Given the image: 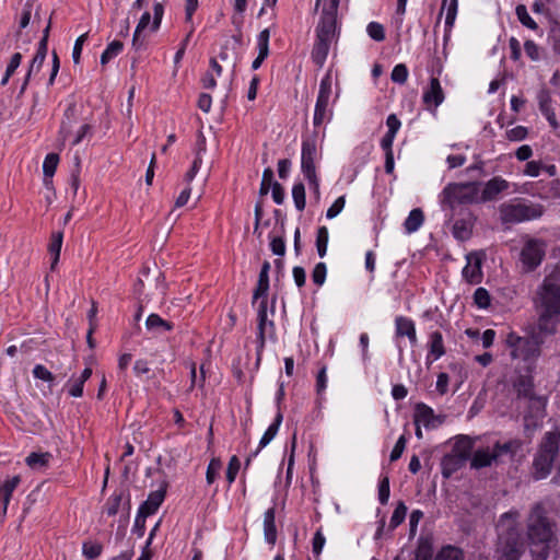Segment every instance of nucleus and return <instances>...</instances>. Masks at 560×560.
I'll return each mask as SVG.
<instances>
[{
  "instance_id": "58836bf2",
  "label": "nucleus",
  "mask_w": 560,
  "mask_h": 560,
  "mask_svg": "<svg viewBox=\"0 0 560 560\" xmlns=\"http://www.w3.org/2000/svg\"><path fill=\"white\" fill-rule=\"evenodd\" d=\"M329 233L326 226H320L316 235V248L319 257H324L327 252Z\"/></svg>"
},
{
  "instance_id": "6e6d98bb",
  "label": "nucleus",
  "mask_w": 560,
  "mask_h": 560,
  "mask_svg": "<svg viewBox=\"0 0 560 560\" xmlns=\"http://www.w3.org/2000/svg\"><path fill=\"white\" fill-rule=\"evenodd\" d=\"M88 37H89V33H84V34L80 35L74 43L73 50H72V60L75 65H78L80 62L82 48H83V45H84L85 40L88 39Z\"/></svg>"
},
{
  "instance_id": "393cba45",
  "label": "nucleus",
  "mask_w": 560,
  "mask_h": 560,
  "mask_svg": "<svg viewBox=\"0 0 560 560\" xmlns=\"http://www.w3.org/2000/svg\"><path fill=\"white\" fill-rule=\"evenodd\" d=\"M264 535L265 539L273 545L277 540V529L275 523V508H270L264 515Z\"/></svg>"
},
{
  "instance_id": "5fc2aeb1",
  "label": "nucleus",
  "mask_w": 560,
  "mask_h": 560,
  "mask_svg": "<svg viewBox=\"0 0 560 560\" xmlns=\"http://www.w3.org/2000/svg\"><path fill=\"white\" fill-rule=\"evenodd\" d=\"M220 470H221V462L219 459L213 458L209 463L208 468H207V474H206L207 482L212 483L217 479Z\"/></svg>"
},
{
  "instance_id": "de8ad7c7",
  "label": "nucleus",
  "mask_w": 560,
  "mask_h": 560,
  "mask_svg": "<svg viewBox=\"0 0 560 560\" xmlns=\"http://www.w3.org/2000/svg\"><path fill=\"white\" fill-rule=\"evenodd\" d=\"M368 34L369 36L376 40V42H382L385 39V31H384V27L382 24L377 23V22H371L369 25H368Z\"/></svg>"
},
{
  "instance_id": "412c9836",
  "label": "nucleus",
  "mask_w": 560,
  "mask_h": 560,
  "mask_svg": "<svg viewBox=\"0 0 560 560\" xmlns=\"http://www.w3.org/2000/svg\"><path fill=\"white\" fill-rule=\"evenodd\" d=\"M395 328L397 337H407L411 345L417 343V332L415 323L407 317L398 316L395 319Z\"/></svg>"
},
{
  "instance_id": "13d9d810",
  "label": "nucleus",
  "mask_w": 560,
  "mask_h": 560,
  "mask_svg": "<svg viewBox=\"0 0 560 560\" xmlns=\"http://www.w3.org/2000/svg\"><path fill=\"white\" fill-rule=\"evenodd\" d=\"M389 479L388 477H384L378 485V500L382 504H386L389 499Z\"/></svg>"
},
{
  "instance_id": "bb28decb",
  "label": "nucleus",
  "mask_w": 560,
  "mask_h": 560,
  "mask_svg": "<svg viewBox=\"0 0 560 560\" xmlns=\"http://www.w3.org/2000/svg\"><path fill=\"white\" fill-rule=\"evenodd\" d=\"M150 22H151L150 12H148V11L143 12V14L141 15V18L136 26V30H135V33L132 36V47L136 50H140L143 48L144 43H143V39L141 38V34L147 27H149Z\"/></svg>"
},
{
  "instance_id": "864d4df0",
  "label": "nucleus",
  "mask_w": 560,
  "mask_h": 560,
  "mask_svg": "<svg viewBox=\"0 0 560 560\" xmlns=\"http://www.w3.org/2000/svg\"><path fill=\"white\" fill-rule=\"evenodd\" d=\"M474 301L481 308L488 307L490 305L489 292L485 288H478L474 293Z\"/></svg>"
},
{
  "instance_id": "4be33fe9",
  "label": "nucleus",
  "mask_w": 560,
  "mask_h": 560,
  "mask_svg": "<svg viewBox=\"0 0 560 560\" xmlns=\"http://www.w3.org/2000/svg\"><path fill=\"white\" fill-rule=\"evenodd\" d=\"M475 218L471 213H467V217L457 220L453 225V235L459 241H466L470 237Z\"/></svg>"
},
{
  "instance_id": "ddd939ff",
  "label": "nucleus",
  "mask_w": 560,
  "mask_h": 560,
  "mask_svg": "<svg viewBox=\"0 0 560 560\" xmlns=\"http://www.w3.org/2000/svg\"><path fill=\"white\" fill-rule=\"evenodd\" d=\"M340 0H330L324 9L320 22L317 26V37L332 40L336 33L337 11Z\"/></svg>"
},
{
  "instance_id": "603ef678",
  "label": "nucleus",
  "mask_w": 560,
  "mask_h": 560,
  "mask_svg": "<svg viewBox=\"0 0 560 560\" xmlns=\"http://www.w3.org/2000/svg\"><path fill=\"white\" fill-rule=\"evenodd\" d=\"M33 375L35 378L47 383H52L55 380L52 373L42 364L35 365V368L33 369Z\"/></svg>"
},
{
  "instance_id": "9b49d317",
  "label": "nucleus",
  "mask_w": 560,
  "mask_h": 560,
  "mask_svg": "<svg viewBox=\"0 0 560 560\" xmlns=\"http://www.w3.org/2000/svg\"><path fill=\"white\" fill-rule=\"evenodd\" d=\"M331 94V78L327 74L319 85V92L314 110V126H320L325 120L329 118V100Z\"/></svg>"
},
{
  "instance_id": "bf43d9fd",
  "label": "nucleus",
  "mask_w": 560,
  "mask_h": 560,
  "mask_svg": "<svg viewBox=\"0 0 560 560\" xmlns=\"http://www.w3.org/2000/svg\"><path fill=\"white\" fill-rule=\"evenodd\" d=\"M524 49L530 60L538 61L540 59V48L533 40H526Z\"/></svg>"
},
{
  "instance_id": "20e7f679",
  "label": "nucleus",
  "mask_w": 560,
  "mask_h": 560,
  "mask_svg": "<svg viewBox=\"0 0 560 560\" xmlns=\"http://www.w3.org/2000/svg\"><path fill=\"white\" fill-rule=\"evenodd\" d=\"M522 448L520 440H510L504 443L497 442L492 448L483 447L475 451L470 459V466L474 469L489 467L493 464L503 463L506 458L513 459Z\"/></svg>"
},
{
  "instance_id": "c756f323",
  "label": "nucleus",
  "mask_w": 560,
  "mask_h": 560,
  "mask_svg": "<svg viewBox=\"0 0 560 560\" xmlns=\"http://www.w3.org/2000/svg\"><path fill=\"white\" fill-rule=\"evenodd\" d=\"M445 353V348L443 345V337L440 331H433L430 335L429 342V355L433 357L434 360L440 359Z\"/></svg>"
},
{
  "instance_id": "dca6fc26",
  "label": "nucleus",
  "mask_w": 560,
  "mask_h": 560,
  "mask_svg": "<svg viewBox=\"0 0 560 560\" xmlns=\"http://www.w3.org/2000/svg\"><path fill=\"white\" fill-rule=\"evenodd\" d=\"M482 257L478 253L467 255V265L463 269L464 278L469 282L477 284L482 279Z\"/></svg>"
},
{
  "instance_id": "f03ea898",
  "label": "nucleus",
  "mask_w": 560,
  "mask_h": 560,
  "mask_svg": "<svg viewBox=\"0 0 560 560\" xmlns=\"http://www.w3.org/2000/svg\"><path fill=\"white\" fill-rule=\"evenodd\" d=\"M555 523L541 503H536L527 517L526 535L533 560H547L556 542Z\"/></svg>"
},
{
  "instance_id": "37998d69",
  "label": "nucleus",
  "mask_w": 560,
  "mask_h": 560,
  "mask_svg": "<svg viewBox=\"0 0 560 560\" xmlns=\"http://www.w3.org/2000/svg\"><path fill=\"white\" fill-rule=\"evenodd\" d=\"M518 21L530 30H536L538 27L537 23L530 18L527 12V9L524 4H518L515 9Z\"/></svg>"
},
{
  "instance_id": "e2e57ef3",
  "label": "nucleus",
  "mask_w": 560,
  "mask_h": 560,
  "mask_svg": "<svg viewBox=\"0 0 560 560\" xmlns=\"http://www.w3.org/2000/svg\"><path fill=\"white\" fill-rule=\"evenodd\" d=\"M83 385L84 383L82 381H80L78 377L77 378H71L69 381V389H68V393L71 397H81L83 395Z\"/></svg>"
},
{
  "instance_id": "c85d7f7f",
  "label": "nucleus",
  "mask_w": 560,
  "mask_h": 560,
  "mask_svg": "<svg viewBox=\"0 0 560 560\" xmlns=\"http://www.w3.org/2000/svg\"><path fill=\"white\" fill-rule=\"evenodd\" d=\"M145 327L148 330L162 332L172 330L173 324L163 319L158 314H151L145 320Z\"/></svg>"
},
{
  "instance_id": "5701e85b",
  "label": "nucleus",
  "mask_w": 560,
  "mask_h": 560,
  "mask_svg": "<svg viewBox=\"0 0 560 560\" xmlns=\"http://www.w3.org/2000/svg\"><path fill=\"white\" fill-rule=\"evenodd\" d=\"M514 387L517 392L518 397L527 398V399H536L534 394V383L533 378L529 375H520L515 383ZM537 400L541 404V399L537 398Z\"/></svg>"
},
{
  "instance_id": "f3484780",
  "label": "nucleus",
  "mask_w": 560,
  "mask_h": 560,
  "mask_svg": "<svg viewBox=\"0 0 560 560\" xmlns=\"http://www.w3.org/2000/svg\"><path fill=\"white\" fill-rule=\"evenodd\" d=\"M509 188V183L501 177H493L486 183L481 195L479 194L480 202H487L497 199V197Z\"/></svg>"
},
{
  "instance_id": "49530a36",
  "label": "nucleus",
  "mask_w": 560,
  "mask_h": 560,
  "mask_svg": "<svg viewBox=\"0 0 560 560\" xmlns=\"http://www.w3.org/2000/svg\"><path fill=\"white\" fill-rule=\"evenodd\" d=\"M272 179L273 171L270 167L265 168L259 188L260 197L266 196L269 192L270 188H272V184L275 183L272 182Z\"/></svg>"
},
{
  "instance_id": "338daca9",
  "label": "nucleus",
  "mask_w": 560,
  "mask_h": 560,
  "mask_svg": "<svg viewBox=\"0 0 560 560\" xmlns=\"http://www.w3.org/2000/svg\"><path fill=\"white\" fill-rule=\"evenodd\" d=\"M540 108H541L542 114L546 116L547 120L549 121L550 126L553 129L558 128L559 124L557 121L556 114H555L553 109L548 104H545V103H542L540 105Z\"/></svg>"
},
{
  "instance_id": "774afa93",
  "label": "nucleus",
  "mask_w": 560,
  "mask_h": 560,
  "mask_svg": "<svg viewBox=\"0 0 560 560\" xmlns=\"http://www.w3.org/2000/svg\"><path fill=\"white\" fill-rule=\"evenodd\" d=\"M92 131V126L89 124L82 125L79 130L77 131L75 136L71 140L72 145L79 144L85 136L90 135Z\"/></svg>"
},
{
  "instance_id": "aec40b11",
  "label": "nucleus",
  "mask_w": 560,
  "mask_h": 560,
  "mask_svg": "<svg viewBox=\"0 0 560 560\" xmlns=\"http://www.w3.org/2000/svg\"><path fill=\"white\" fill-rule=\"evenodd\" d=\"M423 103L430 107L436 108L444 101V92L442 90L439 79L432 78L430 80L429 89L423 93Z\"/></svg>"
},
{
  "instance_id": "680f3d73",
  "label": "nucleus",
  "mask_w": 560,
  "mask_h": 560,
  "mask_svg": "<svg viewBox=\"0 0 560 560\" xmlns=\"http://www.w3.org/2000/svg\"><path fill=\"white\" fill-rule=\"evenodd\" d=\"M544 163L540 161H529L525 165L524 174L530 177H537L542 171Z\"/></svg>"
},
{
  "instance_id": "2f4dec72",
  "label": "nucleus",
  "mask_w": 560,
  "mask_h": 560,
  "mask_svg": "<svg viewBox=\"0 0 560 560\" xmlns=\"http://www.w3.org/2000/svg\"><path fill=\"white\" fill-rule=\"evenodd\" d=\"M282 419H283L282 413L278 412L275 418V421L269 425V428L266 430V432L261 436L260 442H259V448L255 452V455L259 452L260 448L267 446L272 441V439L278 433V430L282 422Z\"/></svg>"
},
{
  "instance_id": "8fccbe9b",
  "label": "nucleus",
  "mask_w": 560,
  "mask_h": 560,
  "mask_svg": "<svg viewBox=\"0 0 560 560\" xmlns=\"http://www.w3.org/2000/svg\"><path fill=\"white\" fill-rule=\"evenodd\" d=\"M327 268L324 262H318L312 271V280L316 285H323L326 280Z\"/></svg>"
},
{
  "instance_id": "ea45409f",
  "label": "nucleus",
  "mask_w": 560,
  "mask_h": 560,
  "mask_svg": "<svg viewBox=\"0 0 560 560\" xmlns=\"http://www.w3.org/2000/svg\"><path fill=\"white\" fill-rule=\"evenodd\" d=\"M406 514V504L402 501L398 502L390 517L389 527L394 529L399 526L405 521Z\"/></svg>"
},
{
  "instance_id": "79ce46f5",
  "label": "nucleus",
  "mask_w": 560,
  "mask_h": 560,
  "mask_svg": "<svg viewBox=\"0 0 560 560\" xmlns=\"http://www.w3.org/2000/svg\"><path fill=\"white\" fill-rule=\"evenodd\" d=\"M103 546L98 542L84 541L82 546L83 556L89 560H94L101 556Z\"/></svg>"
},
{
  "instance_id": "a211bd4d",
  "label": "nucleus",
  "mask_w": 560,
  "mask_h": 560,
  "mask_svg": "<svg viewBox=\"0 0 560 560\" xmlns=\"http://www.w3.org/2000/svg\"><path fill=\"white\" fill-rule=\"evenodd\" d=\"M78 115H77V106L74 103L69 104L67 109L65 110L63 119L61 121L59 139L61 144L65 145V142L72 135V130L74 125L77 124Z\"/></svg>"
},
{
  "instance_id": "a18cd8bd",
  "label": "nucleus",
  "mask_w": 560,
  "mask_h": 560,
  "mask_svg": "<svg viewBox=\"0 0 560 560\" xmlns=\"http://www.w3.org/2000/svg\"><path fill=\"white\" fill-rule=\"evenodd\" d=\"M121 500H122L121 494H113L112 497H109L104 505V512L108 516L116 515L119 511Z\"/></svg>"
},
{
  "instance_id": "473e14b6",
  "label": "nucleus",
  "mask_w": 560,
  "mask_h": 560,
  "mask_svg": "<svg viewBox=\"0 0 560 560\" xmlns=\"http://www.w3.org/2000/svg\"><path fill=\"white\" fill-rule=\"evenodd\" d=\"M424 221L423 212L420 208H416L410 211L408 218L404 223L406 232L413 233L422 225Z\"/></svg>"
},
{
  "instance_id": "2eb2a0df",
  "label": "nucleus",
  "mask_w": 560,
  "mask_h": 560,
  "mask_svg": "<svg viewBox=\"0 0 560 560\" xmlns=\"http://www.w3.org/2000/svg\"><path fill=\"white\" fill-rule=\"evenodd\" d=\"M413 418L416 424H423L427 429L438 428L445 420V416L435 415L433 409L423 402L416 405Z\"/></svg>"
},
{
  "instance_id": "3c124183",
  "label": "nucleus",
  "mask_w": 560,
  "mask_h": 560,
  "mask_svg": "<svg viewBox=\"0 0 560 560\" xmlns=\"http://www.w3.org/2000/svg\"><path fill=\"white\" fill-rule=\"evenodd\" d=\"M392 80L396 83L404 84L408 78V69L406 65H396L392 71Z\"/></svg>"
},
{
  "instance_id": "6e6552de",
  "label": "nucleus",
  "mask_w": 560,
  "mask_h": 560,
  "mask_svg": "<svg viewBox=\"0 0 560 560\" xmlns=\"http://www.w3.org/2000/svg\"><path fill=\"white\" fill-rule=\"evenodd\" d=\"M546 335L538 329V332L533 334L530 337H520L511 332L508 335L506 343L511 348V355L513 359H521L523 361H534L540 355V346L542 343V336Z\"/></svg>"
},
{
  "instance_id": "9d476101",
  "label": "nucleus",
  "mask_w": 560,
  "mask_h": 560,
  "mask_svg": "<svg viewBox=\"0 0 560 560\" xmlns=\"http://www.w3.org/2000/svg\"><path fill=\"white\" fill-rule=\"evenodd\" d=\"M547 243L540 238L526 236L520 253V261L525 272H532L539 267L546 256Z\"/></svg>"
},
{
  "instance_id": "0e129e2a",
  "label": "nucleus",
  "mask_w": 560,
  "mask_h": 560,
  "mask_svg": "<svg viewBox=\"0 0 560 560\" xmlns=\"http://www.w3.org/2000/svg\"><path fill=\"white\" fill-rule=\"evenodd\" d=\"M345 203H346V199L343 196L337 198L335 200V202L327 210L326 217L328 219H332V218L337 217L342 211Z\"/></svg>"
},
{
  "instance_id": "cd10ccee",
  "label": "nucleus",
  "mask_w": 560,
  "mask_h": 560,
  "mask_svg": "<svg viewBox=\"0 0 560 560\" xmlns=\"http://www.w3.org/2000/svg\"><path fill=\"white\" fill-rule=\"evenodd\" d=\"M59 163V155L57 153H49L46 155L43 163V172H44V184L47 187L52 185V176L57 170Z\"/></svg>"
},
{
  "instance_id": "0eeeda50",
  "label": "nucleus",
  "mask_w": 560,
  "mask_h": 560,
  "mask_svg": "<svg viewBox=\"0 0 560 560\" xmlns=\"http://www.w3.org/2000/svg\"><path fill=\"white\" fill-rule=\"evenodd\" d=\"M480 202L478 183H451L441 195V203L453 210L458 205Z\"/></svg>"
},
{
  "instance_id": "4d7b16f0",
  "label": "nucleus",
  "mask_w": 560,
  "mask_h": 560,
  "mask_svg": "<svg viewBox=\"0 0 560 560\" xmlns=\"http://www.w3.org/2000/svg\"><path fill=\"white\" fill-rule=\"evenodd\" d=\"M240 467H241V463H240L238 458L236 456H232L229 462V466H228V470H226V480L229 481V483L234 482L236 475L240 470Z\"/></svg>"
},
{
  "instance_id": "4c0bfd02",
  "label": "nucleus",
  "mask_w": 560,
  "mask_h": 560,
  "mask_svg": "<svg viewBox=\"0 0 560 560\" xmlns=\"http://www.w3.org/2000/svg\"><path fill=\"white\" fill-rule=\"evenodd\" d=\"M435 560H464L460 549L454 546H445L436 555Z\"/></svg>"
},
{
  "instance_id": "1a4fd4ad",
  "label": "nucleus",
  "mask_w": 560,
  "mask_h": 560,
  "mask_svg": "<svg viewBox=\"0 0 560 560\" xmlns=\"http://www.w3.org/2000/svg\"><path fill=\"white\" fill-rule=\"evenodd\" d=\"M474 442L468 436H459L451 453L443 456L441 460V470L444 478H450L459 470L470 457Z\"/></svg>"
},
{
  "instance_id": "6ab92c4d",
  "label": "nucleus",
  "mask_w": 560,
  "mask_h": 560,
  "mask_svg": "<svg viewBox=\"0 0 560 560\" xmlns=\"http://www.w3.org/2000/svg\"><path fill=\"white\" fill-rule=\"evenodd\" d=\"M19 483L20 477L14 476L0 485V521L4 518L11 495Z\"/></svg>"
},
{
  "instance_id": "f257e3e1",
  "label": "nucleus",
  "mask_w": 560,
  "mask_h": 560,
  "mask_svg": "<svg viewBox=\"0 0 560 560\" xmlns=\"http://www.w3.org/2000/svg\"><path fill=\"white\" fill-rule=\"evenodd\" d=\"M538 315L537 329L552 335L560 319V266H556L538 285L533 299Z\"/></svg>"
},
{
  "instance_id": "f8f14e48",
  "label": "nucleus",
  "mask_w": 560,
  "mask_h": 560,
  "mask_svg": "<svg viewBox=\"0 0 560 560\" xmlns=\"http://www.w3.org/2000/svg\"><path fill=\"white\" fill-rule=\"evenodd\" d=\"M316 143L314 140H304L302 143L301 167L305 177L318 189V180L315 170Z\"/></svg>"
},
{
  "instance_id": "7ed1b4c3",
  "label": "nucleus",
  "mask_w": 560,
  "mask_h": 560,
  "mask_svg": "<svg viewBox=\"0 0 560 560\" xmlns=\"http://www.w3.org/2000/svg\"><path fill=\"white\" fill-rule=\"evenodd\" d=\"M520 513L516 510L503 513L497 524L498 541L495 545V558L498 560H520L524 553L517 525Z\"/></svg>"
},
{
  "instance_id": "7c9ffc66",
  "label": "nucleus",
  "mask_w": 560,
  "mask_h": 560,
  "mask_svg": "<svg viewBox=\"0 0 560 560\" xmlns=\"http://www.w3.org/2000/svg\"><path fill=\"white\" fill-rule=\"evenodd\" d=\"M433 557V542L430 537H421L418 540V546L416 549V559L415 560H432Z\"/></svg>"
},
{
  "instance_id": "4468645a",
  "label": "nucleus",
  "mask_w": 560,
  "mask_h": 560,
  "mask_svg": "<svg viewBox=\"0 0 560 560\" xmlns=\"http://www.w3.org/2000/svg\"><path fill=\"white\" fill-rule=\"evenodd\" d=\"M142 276L144 277V279L140 278L136 284V293L139 295V298H141L142 295H144L145 298L148 296V294L144 293V287L145 284L149 287V288H155L158 294L160 295H164L165 294V290H166V285H165V282H164V277L162 275V272L160 270H158L156 268L151 272L150 268H143L142 270Z\"/></svg>"
},
{
  "instance_id": "b1692460",
  "label": "nucleus",
  "mask_w": 560,
  "mask_h": 560,
  "mask_svg": "<svg viewBox=\"0 0 560 560\" xmlns=\"http://www.w3.org/2000/svg\"><path fill=\"white\" fill-rule=\"evenodd\" d=\"M165 497L164 490H156L149 494L148 499L140 505L139 512L149 516L159 509Z\"/></svg>"
},
{
  "instance_id": "a19ab883",
  "label": "nucleus",
  "mask_w": 560,
  "mask_h": 560,
  "mask_svg": "<svg viewBox=\"0 0 560 560\" xmlns=\"http://www.w3.org/2000/svg\"><path fill=\"white\" fill-rule=\"evenodd\" d=\"M269 28L262 30L257 36L258 55H260L261 57H268L269 55Z\"/></svg>"
},
{
  "instance_id": "052dcab7",
  "label": "nucleus",
  "mask_w": 560,
  "mask_h": 560,
  "mask_svg": "<svg viewBox=\"0 0 560 560\" xmlns=\"http://www.w3.org/2000/svg\"><path fill=\"white\" fill-rule=\"evenodd\" d=\"M527 137V129L523 126H516L506 131V138L510 141H521Z\"/></svg>"
},
{
  "instance_id": "f704fd0d",
  "label": "nucleus",
  "mask_w": 560,
  "mask_h": 560,
  "mask_svg": "<svg viewBox=\"0 0 560 560\" xmlns=\"http://www.w3.org/2000/svg\"><path fill=\"white\" fill-rule=\"evenodd\" d=\"M62 237H63L62 232H56L51 236V242L49 244V253L52 256V261H51V266H50L51 269H55L56 265L59 261L60 250H61V246H62Z\"/></svg>"
},
{
  "instance_id": "09e8293b",
  "label": "nucleus",
  "mask_w": 560,
  "mask_h": 560,
  "mask_svg": "<svg viewBox=\"0 0 560 560\" xmlns=\"http://www.w3.org/2000/svg\"><path fill=\"white\" fill-rule=\"evenodd\" d=\"M164 14V5L162 2H155L153 5V21L151 23V31L156 32L160 26Z\"/></svg>"
},
{
  "instance_id": "c9c22d12",
  "label": "nucleus",
  "mask_w": 560,
  "mask_h": 560,
  "mask_svg": "<svg viewBox=\"0 0 560 560\" xmlns=\"http://www.w3.org/2000/svg\"><path fill=\"white\" fill-rule=\"evenodd\" d=\"M47 55V47H44V43L38 44L37 51L30 65V69L27 72V79L31 78L33 72H38L40 67L43 66Z\"/></svg>"
},
{
  "instance_id": "72a5a7b5",
  "label": "nucleus",
  "mask_w": 560,
  "mask_h": 560,
  "mask_svg": "<svg viewBox=\"0 0 560 560\" xmlns=\"http://www.w3.org/2000/svg\"><path fill=\"white\" fill-rule=\"evenodd\" d=\"M51 459V454L46 453H31L25 462L26 464L33 468V469H40L43 467H46Z\"/></svg>"
},
{
  "instance_id": "e433bc0d",
  "label": "nucleus",
  "mask_w": 560,
  "mask_h": 560,
  "mask_svg": "<svg viewBox=\"0 0 560 560\" xmlns=\"http://www.w3.org/2000/svg\"><path fill=\"white\" fill-rule=\"evenodd\" d=\"M124 48V44L119 40H113L106 47V49L101 55V65L105 66L113 58H115Z\"/></svg>"
},
{
  "instance_id": "69168bd1",
  "label": "nucleus",
  "mask_w": 560,
  "mask_h": 560,
  "mask_svg": "<svg viewBox=\"0 0 560 560\" xmlns=\"http://www.w3.org/2000/svg\"><path fill=\"white\" fill-rule=\"evenodd\" d=\"M405 447H406V438L404 435H401L398 439V441L396 442L394 448L392 450V453H390V456H389L390 462H395L398 458H400V456L404 453Z\"/></svg>"
},
{
  "instance_id": "a878e982",
  "label": "nucleus",
  "mask_w": 560,
  "mask_h": 560,
  "mask_svg": "<svg viewBox=\"0 0 560 560\" xmlns=\"http://www.w3.org/2000/svg\"><path fill=\"white\" fill-rule=\"evenodd\" d=\"M331 42L332 40L327 39V38L317 37V40H316L313 51H312V58L316 65H318V66L324 65V62L327 58Z\"/></svg>"
},
{
  "instance_id": "39448f33",
  "label": "nucleus",
  "mask_w": 560,
  "mask_h": 560,
  "mask_svg": "<svg viewBox=\"0 0 560 560\" xmlns=\"http://www.w3.org/2000/svg\"><path fill=\"white\" fill-rule=\"evenodd\" d=\"M560 432H547L533 462V476L535 479L546 478L559 455Z\"/></svg>"
},
{
  "instance_id": "423d86ee",
  "label": "nucleus",
  "mask_w": 560,
  "mask_h": 560,
  "mask_svg": "<svg viewBox=\"0 0 560 560\" xmlns=\"http://www.w3.org/2000/svg\"><path fill=\"white\" fill-rule=\"evenodd\" d=\"M499 212L502 223L516 224L540 218L544 213V208L538 203L514 199L510 202L501 203Z\"/></svg>"
},
{
  "instance_id": "c03bdc74",
  "label": "nucleus",
  "mask_w": 560,
  "mask_h": 560,
  "mask_svg": "<svg viewBox=\"0 0 560 560\" xmlns=\"http://www.w3.org/2000/svg\"><path fill=\"white\" fill-rule=\"evenodd\" d=\"M292 197L298 210L302 211L305 208V187L302 183H298L292 188Z\"/></svg>"
}]
</instances>
